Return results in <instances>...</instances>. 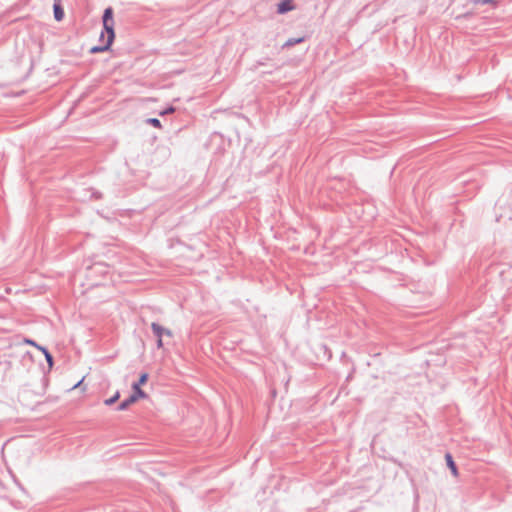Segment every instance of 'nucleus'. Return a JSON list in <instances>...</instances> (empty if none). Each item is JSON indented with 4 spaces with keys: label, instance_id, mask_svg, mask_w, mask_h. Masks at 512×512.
I'll list each match as a JSON object with an SVG mask.
<instances>
[{
    "label": "nucleus",
    "instance_id": "10",
    "mask_svg": "<svg viewBox=\"0 0 512 512\" xmlns=\"http://www.w3.org/2000/svg\"><path fill=\"white\" fill-rule=\"evenodd\" d=\"M303 41V38H297V39H289L286 41V43L284 44V46L286 47H290V46H293L297 43H300Z\"/></svg>",
    "mask_w": 512,
    "mask_h": 512
},
{
    "label": "nucleus",
    "instance_id": "8",
    "mask_svg": "<svg viewBox=\"0 0 512 512\" xmlns=\"http://www.w3.org/2000/svg\"><path fill=\"white\" fill-rule=\"evenodd\" d=\"M54 17L57 21H61L64 18V11L59 3H55L53 6Z\"/></svg>",
    "mask_w": 512,
    "mask_h": 512
},
{
    "label": "nucleus",
    "instance_id": "2",
    "mask_svg": "<svg viewBox=\"0 0 512 512\" xmlns=\"http://www.w3.org/2000/svg\"><path fill=\"white\" fill-rule=\"evenodd\" d=\"M147 394L143 390H138L137 394H132L128 399L120 403L118 409L120 411L126 410L131 404L135 403L139 399H144Z\"/></svg>",
    "mask_w": 512,
    "mask_h": 512
},
{
    "label": "nucleus",
    "instance_id": "16",
    "mask_svg": "<svg viewBox=\"0 0 512 512\" xmlns=\"http://www.w3.org/2000/svg\"><path fill=\"white\" fill-rule=\"evenodd\" d=\"M157 346H158L159 348H161V347L163 346L162 337H161V338H158Z\"/></svg>",
    "mask_w": 512,
    "mask_h": 512
},
{
    "label": "nucleus",
    "instance_id": "13",
    "mask_svg": "<svg viewBox=\"0 0 512 512\" xmlns=\"http://www.w3.org/2000/svg\"><path fill=\"white\" fill-rule=\"evenodd\" d=\"M25 343H26V344H29V345H31V346H34V347H36V348H38V349H39V347H40V346H39V345H37L33 340H30V339H26V340H25Z\"/></svg>",
    "mask_w": 512,
    "mask_h": 512
},
{
    "label": "nucleus",
    "instance_id": "1",
    "mask_svg": "<svg viewBox=\"0 0 512 512\" xmlns=\"http://www.w3.org/2000/svg\"><path fill=\"white\" fill-rule=\"evenodd\" d=\"M114 25L113 9L108 7L103 14V33L105 34V38L108 39V44H112L115 38Z\"/></svg>",
    "mask_w": 512,
    "mask_h": 512
},
{
    "label": "nucleus",
    "instance_id": "14",
    "mask_svg": "<svg viewBox=\"0 0 512 512\" xmlns=\"http://www.w3.org/2000/svg\"><path fill=\"white\" fill-rule=\"evenodd\" d=\"M173 111H174V108H169V109H167L166 111L161 112L160 114H161V115H164V114H166V113H172Z\"/></svg>",
    "mask_w": 512,
    "mask_h": 512
},
{
    "label": "nucleus",
    "instance_id": "6",
    "mask_svg": "<svg viewBox=\"0 0 512 512\" xmlns=\"http://www.w3.org/2000/svg\"><path fill=\"white\" fill-rule=\"evenodd\" d=\"M148 373H142L139 377V380L132 385L133 394H137L138 390H142L141 386L146 384L148 381Z\"/></svg>",
    "mask_w": 512,
    "mask_h": 512
},
{
    "label": "nucleus",
    "instance_id": "9",
    "mask_svg": "<svg viewBox=\"0 0 512 512\" xmlns=\"http://www.w3.org/2000/svg\"><path fill=\"white\" fill-rule=\"evenodd\" d=\"M119 398H120V393H119V391H117V392L114 394V396H113V397H111V398H109V399H106V400L104 401V403H105V405L110 406V405L114 404L116 401H118V399H119Z\"/></svg>",
    "mask_w": 512,
    "mask_h": 512
},
{
    "label": "nucleus",
    "instance_id": "15",
    "mask_svg": "<svg viewBox=\"0 0 512 512\" xmlns=\"http://www.w3.org/2000/svg\"><path fill=\"white\" fill-rule=\"evenodd\" d=\"M82 383H83V379L80 380L77 384H75L72 389H76L78 387H81Z\"/></svg>",
    "mask_w": 512,
    "mask_h": 512
},
{
    "label": "nucleus",
    "instance_id": "4",
    "mask_svg": "<svg viewBox=\"0 0 512 512\" xmlns=\"http://www.w3.org/2000/svg\"><path fill=\"white\" fill-rule=\"evenodd\" d=\"M151 328L158 338H161L162 335H164V334L169 337H171L173 335L171 330L165 329L157 323H152Z\"/></svg>",
    "mask_w": 512,
    "mask_h": 512
},
{
    "label": "nucleus",
    "instance_id": "12",
    "mask_svg": "<svg viewBox=\"0 0 512 512\" xmlns=\"http://www.w3.org/2000/svg\"><path fill=\"white\" fill-rule=\"evenodd\" d=\"M148 123H150L152 126L156 128H161V123L157 118H150L147 120Z\"/></svg>",
    "mask_w": 512,
    "mask_h": 512
},
{
    "label": "nucleus",
    "instance_id": "7",
    "mask_svg": "<svg viewBox=\"0 0 512 512\" xmlns=\"http://www.w3.org/2000/svg\"><path fill=\"white\" fill-rule=\"evenodd\" d=\"M445 460H446L447 466L451 470V473L453 474V476L457 477L458 476V469L456 467L455 462L453 461V458H452L451 454L447 453L445 455Z\"/></svg>",
    "mask_w": 512,
    "mask_h": 512
},
{
    "label": "nucleus",
    "instance_id": "11",
    "mask_svg": "<svg viewBox=\"0 0 512 512\" xmlns=\"http://www.w3.org/2000/svg\"><path fill=\"white\" fill-rule=\"evenodd\" d=\"M39 350H41L45 354L46 360L49 363V365H52V356L47 351V349H45L44 347H39Z\"/></svg>",
    "mask_w": 512,
    "mask_h": 512
},
{
    "label": "nucleus",
    "instance_id": "3",
    "mask_svg": "<svg viewBox=\"0 0 512 512\" xmlns=\"http://www.w3.org/2000/svg\"><path fill=\"white\" fill-rule=\"evenodd\" d=\"M100 41L102 42V45L101 46H94L90 49V52L95 54V53H100V52H104L106 50H108L110 48V46L112 44H108V39L105 38V34L104 33H101V36H100Z\"/></svg>",
    "mask_w": 512,
    "mask_h": 512
},
{
    "label": "nucleus",
    "instance_id": "5",
    "mask_svg": "<svg viewBox=\"0 0 512 512\" xmlns=\"http://www.w3.org/2000/svg\"><path fill=\"white\" fill-rule=\"evenodd\" d=\"M293 9H294V6L292 4V0H284L278 4L277 12L279 14H284Z\"/></svg>",
    "mask_w": 512,
    "mask_h": 512
}]
</instances>
